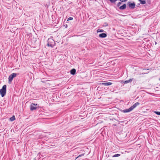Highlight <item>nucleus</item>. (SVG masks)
<instances>
[{"label":"nucleus","mask_w":160,"mask_h":160,"mask_svg":"<svg viewBox=\"0 0 160 160\" xmlns=\"http://www.w3.org/2000/svg\"><path fill=\"white\" fill-rule=\"evenodd\" d=\"M55 44V41L52 38V37L49 38L48 40L47 45L49 47L53 48Z\"/></svg>","instance_id":"f257e3e1"},{"label":"nucleus","mask_w":160,"mask_h":160,"mask_svg":"<svg viewBox=\"0 0 160 160\" xmlns=\"http://www.w3.org/2000/svg\"><path fill=\"white\" fill-rule=\"evenodd\" d=\"M6 85H4L2 88L0 90V94L2 97H3L6 94Z\"/></svg>","instance_id":"f03ea898"},{"label":"nucleus","mask_w":160,"mask_h":160,"mask_svg":"<svg viewBox=\"0 0 160 160\" xmlns=\"http://www.w3.org/2000/svg\"><path fill=\"white\" fill-rule=\"evenodd\" d=\"M17 74L13 73L11 74L8 77V82L10 83L13 80V78L16 77L17 75Z\"/></svg>","instance_id":"7ed1b4c3"},{"label":"nucleus","mask_w":160,"mask_h":160,"mask_svg":"<svg viewBox=\"0 0 160 160\" xmlns=\"http://www.w3.org/2000/svg\"><path fill=\"white\" fill-rule=\"evenodd\" d=\"M127 4L129 7L131 9H134L136 5L135 3L134 2L133 3H131L130 2H128Z\"/></svg>","instance_id":"20e7f679"},{"label":"nucleus","mask_w":160,"mask_h":160,"mask_svg":"<svg viewBox=\"0 0 160 160\" xmlns=\"http://www.w3.org/2000/svg\"><path fill=\"white\" fill-rule=\"evenodd\" d=\"M37 104H35L33 103L31 104L30 105V108L31 111H33L36 110L37 108Z\"/></svg>","instance_id":"39448f33"},{"label":"nucleus","mask_w":160,"mask_h":160,"mask_svg":"<svg viewBox=\"0 0 160 160\" xmlns=\"http://www.w3.org/2000/svg\"><path fill=\"white\" fill-rule=\"evenodd\" d=\"M112 84V83L111 82H102L101 83V84L102 85H103L105 86H107L109 85H110Z\"/></svg>","instance_id":"423d86ee"},{"label":"nucleus","mask_w":160,"mask_h":160,"mask_svg":"<svg viewBox=\"0 0 160 160\" xmlns=\"http://www.w3.org/2000/svg\"><path fill=\"white\" fill-rule=\"evenodd\" d=\"M140 103L138 102L134 104L131 107V108L132 109V110H133L134 108H135L137 106L139 105Z\"/></svg>","instance_id":"0eeeda50"},{"label":"nucleus","mask_w":160,"mask_h":160,"mask_svg":"<svg viewBox=\"0 0 160 160\" xmlns=\"http://www.w3.org/2000/svg\"><path fill=\"white\" fill-rule=\"evenodd\" d=\"M99 36L101 38H104L107 37V35L105 33H102L99 34Z\"/></svg>","instance_id":"6e6552de"},{"label":"nucleus","mask_w":160,"mask_h":160,"mask_svg":"<svg viewBox=\"0 0 160 160\" xmlns=\"http://www.w3.org/2000/svg\"><path fill=\"white\" fill-rule=\"evenodd\" d=\"M132 109L130 107L128 109L124 110H123V112H124V113H126V112H130L131 111H132Z\"/></svg>","instance_id":"1a4fd4ad"},{"label":"nucleus","mask_w":160,"mask_h":160,"mask_svg":"<svg viewBox=\"0 0 160 160\" xmlns=\"http://www.w3.org/2000/svg\"><path fill=\"white\" fill-rule=\"evenodd\" d=\"M126 4H124L123 5L119 7V9L121 10H123L126 8Z\"/></svg>","instance_id":"9d476101"},{"label":"nucleus","mask_w":160,"mask_h":160,"mask_svg":"<svg viewBox=\"0 0 160 160\" xmlns=\"http://www.w3.org/2000/svg\"><path fill=\"white\" fill-rule=\"evenodd\" d=\"M76 72V69H72L70 71V73L72 75H74L75 74Z\"/></svg>","instance_id":"9b49d317"},{"label":"nucleus","mask_w":160,"mask_h":160,"mask_svg":"<svg viewBox=\"0 0 160 160\" xmlns=\"http://www.w3.org/2000/svg\"><path fill=\"white\" fill-rule=\"evenodd\" d=\"M140 2V4H144L146 3V1L145 0H138Z\"/></svg>","instance_id":"f8f14e48"},{"label":"nucleus","mask_w":160,"mask_h":160,"mask_svg":"<svg viewBox=\"0 0 160 160\" xmlns=\"http://www.w3.org/2000/svg\"><path fill=\"white\" fill-rule=\"evenodd\" d=\"M132 79H130L129 80H126L124 82V83H128L129 82H131L132 81Z\"/></svg>","instance_id":"ddd939ff"},{"label":"nucleus","mask_w":160,"mask_h":160,"mask_svg":"<svg viewBox=\"0 0 160 160\" xmlns=\"http://www.w3.org/2000/svg\"><path fill=\"white\" fill-rule=\"evenodd\" d=\"M15 119V118L14 116H13L12 117L10 118V120L11 121H13Z\"/></svg>","instance_id":"4468645a"},{"label":"nucleus","mask_w":160,"mask_h":160,"mask_svg":"<svg viewBox=\"0 0 160 160\" xmlns=\"http://www.w3.org/2000/svg\"><path fill=\"white\" fill-rule=\"evenodd\" d=\"M120 156V154H116L113 155L112 156V157H118Z\"/></svg>","instance_id":"2eb2a0df"},{"label":"nucleus","mask_w":160,"mask_h":160,"mask_svg":"<svg viewBox=\"0 0 160 160\" xmlns=\"http://www.w3.org/2000/svg\"><path fill=\"white\" fill-rule=\"evenodd\" d=\"M104 31L102 29H98L97 30V32H103Z\"/></svg>","instance_id":"dca6fc26"},{"label":"nucleus","mask_w":160,"mask_h":160,"mask_svg":"<svg viewBox=\"0 0 160 160\" xmlns=\"http://www.w3.org/2000/svg\"><path fill=\"white\" fill-rule=\"evenodd\" d=\"M84 155V153H82L80 155H79L76 158V159L77 158L81 157V156H83Z\"/></svg>","instance_id":"f3484780"},{"label":"nucleus","mask_w":160,"mask_h":160,"mask_svg":"<svg viewBox=\"0 0 160 160\" xmlns=\"http://www.w3.org/2000/svg\"><path fill=\"white\" fill-rule=\"evenodd\" d=\"M155 113L157 115H160V112H155Z\"/></svg>","instance_id":"a211bd4d"},{"label":"nucleus","mask_w":160,"mask_h":160,"mask_svg":"<svg viewBox=\"0 0 160 160\" xmlns=\"http://www.w3.org/2000/svg\"><path fill=\"white\" fill-rule=\"evenodd\" d=\"M73 18L72 17H69L68 18V20H72Z\"/></svg>","instance_id":"6ab92c4d"},{"label":"nucleus","mask_w":160,"mask_h":160,"mask_svg":"<svg viewBox=\"0 0 160 160\" xmlns=\"http://www.w3.org/2000/svg\"><path fill=\"white\" fill-rule=\"evenodd\" d=\"M121 4H122V2H119L118 3V4H117V6H118H118H120V5Z\"/></svg>","instance_id":"aec40b11"},{"label":"nucleus","mask_w":160,"mask_h":160,"mask_svg":"<svg viewBox=\"0 0 160 160\" xmlns=\"http://www.w3.org/2000/svg\"><path fill=\"white\" fill-rule=\"evenodd\" d=\"M127 0H120V1H121V2H126Z\"/></svg>","instance_id":"412c9836"},{"label":"nucleus","mask_w":160,"mask_h":160,"mask_svg":"<svg viewBox=\"0 0 160 160\" xmlns=\"http://www.w3.org/2000/svg\"><path fill=\"white\" fill-rule=\"evenodd\" d=\"M159 80L160 81V78L159 79Z\"/></svg>","instance_id":"4be33fe9"}]
</instances>
